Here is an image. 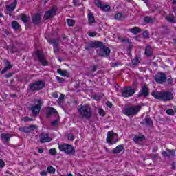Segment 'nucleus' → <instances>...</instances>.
<instances>
[{"label": "nucleus", "mask_w": 176, "mask_h": 176, "mask_svg": "<svg viewBox=\"0 0 176 176\" xmlns=\"http://www.w3.org/2000/svg\"><path fill=\"white\" fill-rule=\"evenodd\" d=\"M13 65L10 64V62L6 60V67L1 71V74H5L7 71H9L11 68H12Z\"/></svg>", "instance_id": "bb28decb"}, {"label": "nucleus", "mask_w": 176, "mask_h": 176, "mask_svg": "<svg viewBox=\"0 0 176 176\" xmlns=\"http://www.w3.org/2000/svg\"><path fill=\"white\" fill-rule=\"evenodd\" d=\"M144 23H146V24L151 23H154L153 19H152L151 16H145L144 17Z\"/></svg>", "instance_id": "e433bc0d"}, {"label": "nucleus", "mask_w": 176, "mask_h": 176, "mask_svg": "<svg viewBox=\"0 0 176 176\" xmlns=\"http://www.w3.org/2000/svg\"><path fill=\"white\" fill-rule=\"evenodd\" d=\"M38 153H43V148H38Z\"/></svg>", "instance_id": "69168bd1"}, {"label": "nucleus", "mask_w": 176, "mask_h": 176, "mask_svg": "<svg viewBox=\"0 0 176 176\" xmlns=\"http://www.w3.org/2000/svg\"><path fill=\"white\" fill-rule=\"evenodd\" d=\"M64 97L65 96L63 94H61L60 96H59V98H58V100L60 102H63V100H64Z\"/></svg>", "instance_id": "6e6d98bb"}, {"label": "nucleus", "mask_w": 176, "mask_h": 176, "mask_svg": "<svg viewBox=\"0 0 176 176\" xmlns=\"http://www.w3.org/2000/svg\"><path fill=\"white\" fill-rule=\"evenodd\" d=\"M167 115H171L172 116L175 115L174 110L173 109H169L166 110Z\"/></svg>", "instance_id": "a19ab883"}, {"label": "nucleus", "mask_w": 176, "mask_h": 176, "mask_svg": "<svg viewBox=\"0 0 176 176\" xmlns=\"http://www.w3.org/2000/svg\"><path fill=\"white\" fill-rule=\"evenodd\" d=\"M162 156H164V157H170V156L174 157V156H175V151L167 148L166 151H162Z\"/></svg>", "instance_id": "2eb2a0df"}, {"label": "nucleus", "mask_w": 176, "mask_h": 176, "mask_svg": "<svg viewBox=\"0 0 176 176\" xmlns=\"http://www.w3.org/2000/svg\"><path fill=\"white\" fill-rule=\"evenodd\" d=\"M166 19L169 21V23H175V17L173 14H170L166 17Z\"/></svg>", "instance_id": "f704fd0d"}, {"label": "nucleus", "mask_w": 176, "mask_h": 176, "mask_svg": "<svg viewBox=\"0 0 176 176\" xmlns=\"http://www.w3.org/2000/svg\"><path fill=\"white\" fill-rule=\"evenodd\" d=\"M141 124L144 126H152L153 124V121L149 117H146L143 120V122H141Z\"/></svg>", "instance_id": "a211bd4d"}, {"label": "nucleus", "mask_w": 176, "mask_h": 176, "mask_svg": "<svg viewBox=\"0 0 176 176\" xmlns=\"http://www.w3.org/2000/svg\"><path fill=\"white\" fill-rule=\"evenodd\" d=\"M88 35L89 36H96V35H97V33L96 32H89V34H88Z\"/></svg>", "instance_id": "5fc2aeb1"}, {"label": "nucleus", "mask_w": 176, "mask_h": 176, "mask_svg": "<svg viewBox=\"0 0 176 176\" xmlns=\"http://www.w3.org/2000/svg\"><path fill=\"white\" fill-rule=\"evenodd\" d=\"M141 105L128 107L123 109L122 113L126 116H135L141 111Z\"/></svg>", "instance_id": "7ed1b4c3"}, {"label": "nucleus", "mask_w": 176, "mask_h": 176, "mask_svg": "<svg viewBox=\"0 0 176 176\" xmlns=\"http://www.w3.org/2000/svg\"><path fill=\"white\" fill-rule=\"evenodd\" d=\"M100 9L103 12H108V10H109V9H111V7L108 5H106V6L102 5V7L100 8Z\"/></svg>", "instance_id": "ea45409f"}, {"label": "nucleus", "mask_w": 176, "mask_h": 176, "mask_svg": "<svg viewBox=\"0 0 176 176\" xmlns=\"http://www.w3.org/2000/svg\"><path fill=\"white\" fill-rule=\"evenodd\" d=\"M118 65H119V63H112V67H118Z\"/></svg>", "instance_id": "338daca9"}, {"label": "nucleus", "mask_w": 176, "mask_h": 176, "mask_svg": "<svg viewBox=\"0 0 176 176\" xmlns=\"http://www.w3.org/2000/svg\"><path fill=\"white\" fill-rule=\"evenodd\" d=\"M57 72L61 76H68V71L67 70H62L61 69H58L57 70Z\"/></svg>", "instance_id": "473e14b6"}, {"label": "nucleus", "mask_w": 176, "mask_h": 176, "mask_svg": "<svg viewBox=\"0 0 176 176\" xmlns=\"http://www.w3.org/2000/svg\"><path fill=\"white\" fill-rule=\"evenodd\" d=\"M80 119L89 120L93 116V110L89 104H80L77 109Z\"/></svg>", "instance_id": "f257e3e1"}, {"label": "nucleus", "mask_w": 176, "mask_h": 176, "mask_svg": "<svg viewBox=\"0 0 176 176\" xmlns=\"http://www.w3.org/2000/svg\"><path fill=\"white\" fill-rule=\"evenodd\" d=\"M50 155H52L53 156L57 155V151H56V148H51L50 149Z\"/></svg>", "instance_id": "37998d69"}, {"label": "nucleus", "mask_w": 176, "mask_h": 176, "mask_svg": "<svg viewBox=\"0 0 176 176\" xmlns=\"http://www.w3.org/2000/svg\"><path fill=\"white\" fill-rule=\"evenodd\" d=\"M166 81L168 82V85H173V78H166Z\"/></svg>", "instance_id": "603ef678"}, {"label": "nucleus", "mask_w": 176, "mask_h": 176, "mask_svg": "<svg viewBox=\"0 0 176 176\" xmlns=\"http://www.w3.org/2000/svg\"><path fill=\"white\" fill-rule=\"evenodd\" d=\"M45 87V82L42 80L35 81L32 84L29 85V89L31 91H39Z\"/></svg>", "instance_id": "39448f33"}, {"label": "nucleus", "mask_w": 176, "mask_h": 176, "mask_svg": "<svg viewBox=\"0 0 176 176\" xmlns=\"http://www.w3.org/2000/svg\"><path fill=\"white\" fill-rule=\"evenodd\" d=\"M151 96L155 97L156 100H160V101H171L174 98V96H173V93L169 91H164V92H156L153 91L151 93Z\"/></svg>", "instance_id": "f03ea898"}, {"label": "nucleus", "mask_w": 176, "mask_h": 176, "mask_svg": "<svg viewBox=\"0 0 176 176\" xmlns=\"http://www.w3.org/2000/svg\"><path fill=\"white\" fill-rule=\"evenodd\" d=\"M106 105H107L109 108H112V103H111L110 102H106Z\"/></svg>", "instance_id": "e2e57ef3"}, {"label": "nucleus", "mask_w": 176, "mask_h": 176, "mask_svg": "<svg viewBox=\"0 0 176 176\" xmlns=\"http://www.w3.org/2000/svg\"><path fill=\"white\" fill-rule=\"evenodd\" d=\"M126 17H127V16L121 12H117L114 16V19H116V20H119L120 21H122V20H124Z\"/></svg>", "instance_id": "412c9836"}, {"label": "nucleus", "mask_w": 176, "mask_h": 176, "mask_svg": "<svg viewBox=\"0 0 176 176\" xmlns=\"http://www.w3.org/2000/svg\"><path fill=\"white\" fill-rule=\"evenodd\" d=\"M0 167H5V162L2 160H0Z\"/></svg>", "instance_id": "bf43d9fd"}, {"label": "nucleus", "mask_w": 176, "mask_h": 176, "mask_svg": "<svg viewBox=\"0 0 176 176\" xmlns=\"http://www.w3.org/2000/svg\"><path fill=\"white\" fill-rule=\"evenodd\" d=\"M129 32L134 34L135 35L141 32V29L139 27H133L131 29H129Z\"/></svg>", "instance_id": "7c9ffc66"}, {"label": "nucleus", "mask_w": 176, "mask_h": 176, "mask_svg": "<svg viewBox=\"0 0 176 176\" xmlns=\"http://www.w3.org/2000/svg\"><path fill=\"white\" fill-rule=\"evenodd\" d=\"M52 97L54 98H58V94H57V92H54V94H52Z\"/></svg>", "instance_id": "680f3d73"}, {"label": "nucleus", "mask_w": 176, "mask_h": 176, "mask_svg": "<svg viewBox=\"0 0 176 176\" xmlns=\"http://www.w3.org/2000/svg\"><path fill=\"white\" fill-rule=\"evenodd\" d=\"M152 156L154 159H157V157H159V154L158 153L153 154Z\"/></svg>", "instance_id": "0e129e2a"}, {"label": "nucleus", "mask_w": 176, "mask_h": 176, "mask_svg": "<svg viewBox=\"0 0 176 176\" xmlns=\"http://www.w3.org/2000/svg\"><path fill=\"white\" fill-rule=\"evenodd\" d=\"M66 137L69 141H74V140H75V135H74L73 133L67 134Z\"/></svg>", "instance_id": "4c0bfd02"}, {"label": "nucleus", "mask_w": 176, "mask_h": 176, "mask_svg": "<svg viewBox=\"0 0 176 176\" xmlns=\"http://www.w3.org/2000/svg\"><path fill=\"white\" fill-rule=\"evenodd\" d=\"M40 175H41V176H46V175H47V172H46V170L41 171V172L40 173Z\"/></svg>", "instance_id": "4d7b16f0"}, {"label": "nucleus", "mask_w": 176, "mask_h": 176, "mask_svg": "<svg viewBox=\"0 0 176 176\" xmlns=\"http://www.w3.org/2000/svg\"><path fill=\"white\" fill-rule=\"evenodd\" d=\"M49 43H51L52 45H53L54 47L56 46H58V43H60V40L58 39H51L50 41H48Z\"/></svg>", "instance_id": "2f4dec72"}, {"label": "nucleus", "mask_w": 176, "mask_h": 176, "mask_svg": "<svg viewBox=\"0 0 176 176\" xmlns=\"http://www.w3.org/2000/svg\"><path fill=\"white\" fill-rule=\"evenodd\" d=\"M97 68H98V65H94L91 67V71L92 72H96L97 71Z\"/></svg>", "instance_id": "3c124183"}, {"label": "nucleus", "mask_w": 176, "mask_h": 176, "mask_svg": "<svg viewBox=\"0 0 176 176\" xmlns=\"http://www.w3.org/2000/svg\"><path fill=\"white\" fill-rule=\"evenodd\" d=\"M98 46H101V41L91 42L85 47L86 50H91V49H97Z\"/></svg>", "instance_id": "4468645a"}, {"label": "nucleus", "mask_w": 176, "mask_h": 176, "mask_svg": "<svg viewBox=\"0 0 176 176\" xmlns=\"http://www.w3.org/2000/svg\"><path fill=\"white\" fill-rule=\"evenodd\" d=\"M21 20L25 23V24H27V23H28V21H30L31 20V19L30 18V16L22 14H21Z\"/></svg>", "instance_id": "c85d7f7f"}, {"label": "nucleus", "mask_w": 176, "mask_h": 176, "mask_svg": "<svg viewBox=\"0 0 176 176\" xmlns=\"http://www.w3.org/2000/svg\"><path fill=\"white\" fill-rule=\"evenodd\" d=\"M12 76H13V73H8L5 75V78H12Z\"/></svg>", "instance_id": "13d9d810"}, {"label": "nucleus", "mask_w": 176, "mask_h": 176, "mask_svg": "<svg viewBox=\"0 0 176 176\" xmlns=\"http://www.w3.org/2000/svg\"><path fill=\"white\" fill-rule=\"evenodd\" d=\"M50 141H52V138L49 137V133H42L40 135V142H41V144H45V142H50Z\"/></svg>", "instance_id": "dca6fc26"}, {"label": "nucleus", "mask_w": 176, "mask_h": 176, "mask_svg": "<svg viewBox=\"0 0 176 176\" xmlns=\"http://www.w3.org/2000/svg\"><path fill=\"white\" fill-rule=\"evenodd\" d=\"M135 91H136V89H133L131 87H124L121 94V96L122 97H124L125 98H127L129 97H131L134 96V94L135 93Z\"/></svg>", "instance_id": "9d476101"}, {"label": "nucleus", "mask_w": 176, "mask_h": 176, "mask_svg": "<svg viewBox=\"0 0 176 176\" xmlns=\"http://www.w3.org/2000/svg\"><path fill=\"white\" fill-rule=\"evenodd\" d=\"M132 67L135 68V67H138L140 65V63H141V57L135 56L133 59H132Z\"/></svg>", "instance_id": "6ab92c4d"}, {"label": "nucleus", "mask_w": 176, "mask_h": 176, "mask_svg": "<svg viewBox=\"0 0 176 176\" xmlns=\"http://www.w3.org/2000/svg\"><path fill=\"white\" fill-rule=\"evenodd\" d=\"M100 45L98 46V49L97 50V53L100 57H108L111 54V49L109 47L104 45L102 42H100Z\"/></svg>", "instance_id": "20e7f679"}, {"label": "nucleus", "mask_w": 176, "mask_h": 176, "mask_svg": "<svg viewBox=\"0 0 176 176\" xmlns=\"http://www.w3.org/2000/svg\"><path fill=\"white\" fill-rule=\"evenodd\" d=\"M95 4L96 5V6L98 8H100L101 9V8L102 6V3H101V1L100 0H96L95 1Z\"/></svg>", "instance_id": "79ce46f5"}, {"label": "nucleus", "mask_w": 176, "mask_h": 176, "mask_svg": "<svg viewBox=\"0 0 176 176\" xmlns=\"http://www.w3.org/2000/svg\"><path fill=\"white\" fill-rule=\"evenodd\" d=\"M56 80L59 83H63L65 80L63 78L58 76H56Z\"/></svg>", "instance_id": "49530a36"}, {"label": "nucleus", "mask_w": 176, "mask_h": 176, "mask_svg": "<svg viewBox=\"0 0 176 176\" xmlns=\"http://www.w3.org/2000/svg\"><path fill=\"white\" fill-rule=\"evenodd\" d=\"M154 79L156 83L163 85V83L167 82V75L165 73L160 72L154 76Z\"/></svg>", "instance_id": "6e6552de"}, {"label": "nucleus", "mask_w": 176, "mask_h": 176, "mask_svg": "<svg viewBox=\"0 0 176 176\" xmlns=\"http://www.w3.org/2000/svg\"><path fill=\"white\" fill-rule=\"evenodd\" d=\"M17 6V1H14L12 3H11L10 6H6L7 10L8 12H13L16 9V7Z\"/></svg>", "instance_id": "5701e85b"}, {"label": "nucleus", "mask_w": 176, "mask_h": 176, "mask_svg": "<svg viewBox=\"0 0 176 176\" xmlns=\"http://www.w3.org/2000/svg\"><path fill=\"white\" fill-rule=\"evenodd\" d=\"M34 130H36V125H32L30 126H21L19 128V131H21V133H31V131H34Z\"/></svg>", "instance_id": "ddd939ff"}, {"label": "nucleus", "mask_w": 176, "mask_h": 176, "mask_svg": "<svg viewBox=\"0 0 176 176\" xmlns=\"http://www.w3.org/2000/svg\"><path fill=\"white\" fill-rule=\"evenodd\" d=\"M143 36L144 38H149V32L148 30H146L143 32Z\"/></svg>", "instance_id": "c03bdc74"}, {"label": "nucleus", "mask_w": 176, "mask_h": 176, "mask_svg": "<svg viewBox=\"0 0 176 176\" xmlns=\"http://www.w3.org/2000/svg\"><path fill=\"white\" fill-rule=\"evenodd\" d=\"M73 3L75 6H79L80 4L79 3V1L78 0H73Z\"/></svg>", "instance_id": "864d4df0"}, {"label": "nucleus", "mask_w": 176, "mask_h": 176, "mask_svg": "<svg viewBox=\"0 0 176 176\" xmlns=\"http://www.w3.org/2000/svg\"><path fill=\"white\" fill-rule=\"evenodd\" d=\"M57 11L56 10V8H52L50 10L45 12L44 15L45 20H49V19H51V17H53L54 14H56V12Z\"/></svg>", "instance_id": "f3484780"}, {"label": "nucleus", "mask_w": 176, "mask_h": 176, "mask_svg": "<svg viewBox=\"0 0 176 176\" xmlns=\"http://www.w3.org/2000/svg\"><path fill=\"white\" fill-rule=\"evenodd\" d=\"M52 113H57V111L53 107H50L47 112V118H50Z\"/></svg>", "instance_id": "c756f323"}, {"label": "nucleus", "mask_w": 176, "mask_h": 176, "mask_svg": "<svg viewBox=\"0 0 176 176\" xmlns=\"http://www.w3.org/2000/svg\"><path fill=\"white\" fill-rule=\"evenodd\" d=\"M36 55L38 58L39 62L41 63V65L43 67H46L47 65V60H46V58H45V55L42 54L40 51H37L36 52Z\"/></svg>", "instance_id": "f8f14e48"}, {"label": "nucleus", "mask_w": 176, "mask_h": 176, "mask_svg": "<svg viewBox=\"0 0 176 176\" xmlns=\"http://www.w3.org/2000/svg\"><path fill=\"white\" fill-rule=\"evenodd\" d=\"M22 120L23 122H32V118H30V117H24Z\"/></svg>", "instance_id": "a18cd8bd"}, {"label": "nucleus", "mask_w": 176, "mask_h": 176, "mask_svg": "<svg viewBox=\"0 0 176 176\" xmlns=\"http://www.w3.org/2000/svg\"><path fill=\"white\" fill-rule=\"evenodd\" d=\"M142 96H144V97H148L149 96V89L145 85L142 86L139 94L138 95V98L142 97Z\"/></svg>", "instance_id": "9b49d317"}, {"label": "nucleus", "mask_w": 176, "mask_h": 176, "mask_svg": "<svg viewBox=\"0 0 176 176\" xmlns=\"http://www.w3.org/2000/svg\"><path fill=\"white\" fill-rule=\"evenodd\" d=\"M99 114L100 116H105V113L104 112V110L102 109H99Z\"/></svg>", "instance_id": "8fccbe9b"}, {"label": "nucleus", "mask_w": 176, "mask_h": 176, "mask_svg": "<svg viewBox=\"0 0 176 176\" xmlns=\"http://www.w3.org/2000/svg\"><path fill=\"white\" fill-rule=\"evenodd\" d=\"M42 99L37 100V104L32 105L30 107V111L32 112L33 116H38L39 115V112H41V108H42Z\"/></svg>", "instance_id": "1a4fd4ad"}, {"label": "nucleus", "mask_w": 176, "mask_h": 176, "mask_svg": "<svg viewBox=\"0 0 176 176\" xmlns=\"http://www.w3.org/2000/svg\"><path fill=\"white\" fill-rule=\"evenodd\" d=\"M173 5H175V3H176V0H173Z\"/></svg>", "instance_id": "774afa93"}, {"label": "nucleus", "mask_w": 176, "mask_h": 176, "mask_svg": "<svg viewBox=\"0 0 176 176\" xmlns=\"http://www.w3.org/2000/svg\"><path fill=\"white\" fill-rule=\"evenodd\" d=\"M145 54L148 57L152 56V54H153V50L152 49L151 46L148 45L147 47H146Z\"/></svg>", "instance_id": "a878e982"}, {"label": "nucleus", "mask_w": 176, "mask_h": 176, "mask_svg": "<svg viewBox=\"0 0 176 176\" xmlns=\"http://www.w3.org/2000/svg\"><path fill=\"white\" fill-rule=\"evenodd\" d=\"M52 126H57L58 124V120H55L52 122Z\"/></svg>", "instance_id": "09e8293b"}, {"label": "nucleus", "mask_w": 176, "mask_h": 176, "mask_svg": "<svg viewBox=\"0 0 176 176\" xmlns=\"http://www.w3.org/2000/svg\"><path fill=\"white\" fill-rule=\"evenodd\" d=\"M67 23L69 27H74L75 25V21L74 19H67Z\"/></svg>", "instance_id": "58836bf2"}, {"label": "nucleus", "mask_w": 176, "mask_h": 176, "mask_svg": "<svg viewBox=\"0 0 176 176\" xmlns=\"http://www.w3.org/2000/svg\"><path fill=\"white\" fill-rule=\"evenodd\" d=\"M144 140H145V136H144L143 135H139L135 136V138H133V141L135 144H139V142H142Z\"/></svg>", "instance_id": "b1692460"}, {"label": "nucleus", "mask_w": 176, "mask_h": 176, "mask_svg": "<svg viewBox=\"0 0 176 176\" xmlns=\"http://www.w3.org/2000/svg\"><path fill=\"white\" fill-rule=\"evenodd\" d=\"M88 23L90 25L96 23V19L94 18V15L93 14V13L88 14Z\"/></svg>", "instance_id": "cd10ccee"}, {"label": "nucleus", "mask_w": 176, "mask_h": 176, "mask_svg": "<svg viewBox=\"0 0 176 176\" xmlns=\"http://www.w3.org/2000/svg\"><path fill=\"white\" fill-rule=\"evenodd\" d=\"M157 151H159V147L157 146H156L152 148V152H153V153L156 152Z\"/></svg>", "instance_id": "052dcab7"}, {"label": "nucleus", "mask_w": 176, "mask_h": 176, "mask_svg": "<svg viewBox=\"0 0 176 176\" xmlns=\"http://www.w3.org/2000/svg\"><path fill=\"white\" fill-rule=\"evenodd\" d=\"M59 150L61 152H65L66 155H74L75 153V148L71 144H63L62 145H59Z\"/></svg>", "instance_id": "423d86ee"}, {"label": "nucleus", "mask_w": 176, "mask_h": 176, "mask_svg": "<svg viewBox=\"0 0 176 176\" xmlns=\"http://www.w3.org/2000/svg\"><path fill=\"white\" fill-rule=\"evenodd\" d=\"M119 140V136L113 131H111L107 133V137L106 138V141L107 144L112 145L113 144H116V142Z\"/></svg>", "instance_id": "0eeeda50"}, {"label": "nucleus", "mask_w": 176, "mask_h": 176, "mask_svg": "<svg viewBox=\"0 0 176 176\" xmlns=\"http://www.w3.org/2000/svg\"><path fill=\"white\" fill-rule=\"evenodd\" d=\"M54 53H58V52H60V47H58V45L54 47Z\"/></svg>", "instance_id": "de8ad7c7"}, {"label": "nucleus", "mask_w": 176, "mask_h": 176, "mask_svg": "<svg viewBox=\"0 0 176 176\" xmlns=\"http://www.w3.org/2000/svg\"><path fill=\"white\" fill-rule=\"evenodd\" d=\"M47 173H49L50 174H54L56 173V168H54V167L52 166H49L47 168Z\"/></svg>", "instance_id": "c9c22d12"}, {"label": "nucleus", "mask_w": 176, "mask_h": 176, "mask_svg": "<svg viewBox=\"0 0 176 176\" xmlns=\"http://www.w3.org/2000/svg\"><path fill=\"white\" fill-rule=\"evenodd\" d=\"M1 140L5 141L6 144H8L9 141H10V138H12V135L9 133H1Z\"/></svg>", "instance_id": "aec40b11"}, {"label": "nucleus", "mask_w": 176, "mask_h": 176, "mask_svg": "<svg viewBox=\"0 0 176 176\" xmlns=\"http://www.w3.org/2000/svg\"><path fill=\"white\" fill-rule=\"evenodd\" d=\"M32 21L34 24L36 25H38L39 23H41V14H36L33 16Z\"/></svg>", "instance_id": "4be33fe9"}, {"label": "nucleus", "mask_w": 176, "mask_h": 176, "mask_svg": "<svg viewBox=\"0 0 176 176\" xmlns=\"http://www.w3.org/2000/svg\"><path fill=\"white\" fill-rule=\"evenodd\" d=\"M11 25L14 30H19V28H20V24L16 21H12Z\"/></svg>", "instance_id": "72a5a7b5"}, {"label": "nucleus", "mask_w": 176, "mask_h": 176, "mask_svg": "<svg viewBox=\"0 0 176 176\" xmlns=\"http://www.w3.org/2000/svg\"><path fill=\"white\" fill-rule=\"evenodd\" d=\"M123 149H124V147L123 146V145H122V144L118 145L112 151V153H113L114 155L120 153V152H122V151H123Z\"/></svg>", "instance_id": "393cba45"}]
</instances>
